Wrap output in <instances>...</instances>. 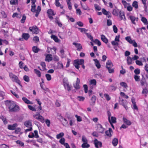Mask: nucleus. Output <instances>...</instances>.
I'll return each mask as SVG.
<instances>
[{
	"label": "nucleus",
	"instance_id": "f257e3e1",
	"mask_svg": "<svg viewBox=\"0 0 148 148\" xmlns=\"http://www.w3.org/2000/svg\"><path fill=\"white\" fill-rule=\"evenodd\" d=\"M113 66V65L110 60H108L106 63V67L108 69L109 73H113L114 72L113 69H111Z\"/></svg>",
	"mask_w": 148,
	"mask_h": 148
},
{
	"label": "nucleus",
	"instance_id": "f03ea898",
	"mask_svg": "<svg viewBox=\"0 0 148 148\" xmlns=\"http://www.w3.org/2000/svg\"><path fill=\"white\" fill-rule=\"evenodd\" d=\"M9 76L12 79L13 81L15 82L18 83L20 86H22L20 84V82L18 79V77L15 75L13 74L12 73H9Z\"/></svg>",
	"mask_w": 148,
	"mask_h": 148
},
{
	"label": "nucleus",
	"instance_id": "7ed1b4c3",
	"mask_svg": "<svg viewBox=\"0 0 148 148\" xmlns=\"http://www.w3.org/2000/svg\"><path fill=\"white\" fill-rule=\"evenodd\" d=\"M63 82L65 88H66V87L68 91L71 90L72 87L70 86L67 79L66 78H64L63 80Z\"/></svg>",
	"mask_w": 148,
	"mask_h": 148
},
{
	"label": "nucleus",
	"instance_id": "20e7f679",
	"mask_svg": "<svg viewBox=\"0 0 148 148\" xmlns=\"http://www.w3.org/2000/svg\"><path fill=\"white\" fill-rule=\"evenodd\" d=\"M119 103L123 106L124 108H125L126 110H127V102L126 100H124L123 99H122L120 98V97H119Z\"/></svg>",
	"mask_w": 148,
	"mask_h": 148
},
{
	"label": "nucleus",
	"instance_id": "39448f33",
	"mask_svg": "<svg viewBox=\"0 0 148 148\" xmlns=\"http://www.w3.org/2000/svg\"><path fill=\"white\" fill-rule=\"evenodd\" d=\"M29 29L31 32H32L33 34H38L39 33V29L36 26L32 27H30Z\"/></svg>",
	"mask_w": 148,
	"mask_h": 148
},
{
	"label": "nucleus",
	"instance_id": "423d86ee",
	"mask_svg": "<svg viewBox=\"0 0 148 148\" xmlns=\"http://www.w3.org/2000/svg\"><path fill=\"white\" fill-rule=\"evenodd\" d=\"M80 82V79L77 78L75 84L73 85V86L76 89L78 90L80 89V87L79 85Z\"/></svg>",
	"mask_w": 148,
	"mask_h": 148
},
{
	"label": "nucleus",
	"instance_id": "0eeeda50",
	"mask_svg": "<svg viewBox=\"0 0 148 148\" xmlns=\"http://www.w3.org/2000/svg\"><path fill=\"white\" fill-rule=\"evenodd\" d=\"M74 62L75 64L79 65H82L84 64V60L83 59L75 60H74Z\"/></svg>",
	"mask_w": 148,
	"mask_h": 148
},
{
	"label": "nucleus",
	"instance_id": "6e6552de",
	"mask_svg": "<svg viewBox=\"0 0 148 148\" xmlns=\"http://www.w3.org/2000/svg\"><path fill=\"white\" fill-rule=\"evenodd\" d=\"M94 144L95 147L97 148H99L98 145L100 147H101L102 146V143L101 142L98 141L96 139H95L94 140Z\"/></svg>",
	"mask_w": 148,
	"mask_h": 148
},
{
	"label": "nucleus",
	"instance_id": "1a4fd4ad",
	"mask_svg": "<svg viewBox=\"0 0 148 148\" xmlns=\"http://www.w3.org/2000/svg\"><path fill=\"white\" fill-rule=\"evenodd\" d=\"M111 132H113V131L111 128H109L108 130H107L105 132L106 135L109 137H110L112 136Z\"/></svg>",
	"mask_w": 148,
	"mask_h": 148
},
{
	"label": "nucleus",
	"instance_id": "9d476101",
	"mask_svg": "<svg viewBox=\"0 0 148 148\" xmlns=\"http://www.w3.org/2000/svg\"><path fill=\"white\" fill-rule=\"evenodd\" d=\"M19 110V106L17 105H16V106H14L12 108H11L10 110H9V111L11 112H16L18 111Z\"/></svg>",
	"mask_w": 148,
	"mask_h": 148
},
{
	"label": "nucleus",
	"instance_id": "9b49d317",
	"mask_svg": "<svg viewBox=\"0 0 148 148\" xmlns=\"http://www.w3.org/2000/svg\"><path fill=\"white\" fill-rule=\"evenodd\" d=\"M8 101H7V102H8ZM6 105H9V106L8 107L9 110H10L11 108H13L14 106H16V105L14 103V102L13 101H12L11 102L10 101H9V102L8 103H6Z\"/></svg>",
	"mask_w": 148,
	"mask_h": 148
},
{
	"label": "nucleus",
	"instance_id": "f8f14e48",
	"mask_svg": "<svg viewBox=\"0 0 148 148\" xmlns=\"http://www.w3.org/2000/svg\"><path fill=\"white\" fill-rule=\"evenodd\" d=\"M24 125L26 127H29L32 126V123L30 120L26 121L24 123Z\"/></svg>",
	"mask_w": 148,
	"mask_h": 148
},
{
	"label": "nucleus",
	"instance_id": "ddd939ff",
	"mask_svg": "<svg viewBox=\"0 0 148 148\" xmlns=\"http://www.w3.org/2000/svg\"><path fill=\"white\" fill-rule=\"evenodd\" d=\"M73 44L75 45L76 47L77 48V50L80 51L82 48V46L80 44L73 42Z\"/></svg>",
	"mask_w": 148,
	"mask_h": 148
},
{
	"label": "nucleus",
	"instance_id": "4468645a",
	"mask_svg": "<svg viewBox=\"0 0 148 148\" xmlns=\"http://www.w3.org/2000/svg\"><path fill=\"white\" fill-rule=\"evenodd\" d=\"M22 100L26 104H33V103L28 100L27 98L25 97H23L22 98Z\"/></svg>",
	"mask_w": 148,
	"mask_h": 148
},
{
	"label": "nucleus",
	"instance_id": "2eb2a0df",
	"mask_svg": "<svg viewBox=\"0 0 148 148\" xmlns=\"http://www.w3.org/2000/svg\"><path fill=\"white\" fill-rule=\"evenodd\" d=\"M119 17L121 18V20H122L124 18L125 20L124 12L122 11H119Z\"/></svg>",
	"mask_w": 148,
	"mask_h": 148
},
{
	"label": "nucleus",
	"instance_id": "dca6fc26",
	"mask_svg": "<svg viewBox=\"0 0 148 148\" xmlns=\"http://www.w3.org/2000/svg\"><path fill=\"white\" fill-rule=\"evenodd\" d=\"M17 126V124L15 123L12 125H9L8 127V128L10 130H13L15 129Z\"/></svg>",
	"mask_w": 148,
	"mask_h": 148
},
{
	"label": "nucleus",
	"instance_id": "f3484780",
	"mask_svg": "<svg viewBox=\"0 0 148 148\" xmlns=\"http://www.w3.org/2000/svg\"><path fill=\"white\" fill-rule=\"evenodd\" d=\"M96 100V97L95 95H93L91 99V102L90 103L91 106H93L95 103Z\"/></svg>",
	"mask_w": 148,
	"mask_h": 148
},
{
	"label": "nucleus",
	"instance_id": "a211bd4d",
	"mask_svg": "<svg viewBox=\"0 0 148 148\" xmlns=\"http://www.w3.org/2000/svg\"><path fill=\"white\" fill-rule=\"evenodd\" d=\"M132 59L130 57L128 56L127 58V61L128 65L132 64H133Z\"/></svg>",
	"mask_w": 148,
	"mask_h": 148
},
{
	"label": "nucleus",
	"instance_id": "6ab92c4d",
	"mask_svg": "<svg viewBox=\"0 0 148 148\" xmlns=\"http://www.w3.org/2000/svg\"><path fill=\"white\" fill-rule=\"evenodd\" d=\"M93 60L95 62V64L96 67L98 69H99L101 67V65L99 61L96 59H94Z\"/></svg>",
	"mask_w": 148,
	"mask_h": 148
},
{
	"label": "nucleus",
	"instance_id": "aec40b11",
	"mask_svg": "<svg viewBox=\"0 0 148 148\" xmlns=\"http://www.w3.org/2000/svg\"><path fill=\"white\" fill-rule=\"evenodd\" d=\"M101 40L105 43L107 44L108 42V40L105 36L103 35H101Z\"/></svg>",
	"mask_w": 148,
	"mask_h": 148
},
{
	"label": "nucleus",
	"instance_id": "412c9836",
	"mask_svg": "<svg viewBox=\"0 0 148 148\" xmlns=\"http://www.w3.org/2000/svg\"><path fill=\"white\" fill-rule=\"evenodd\" d=\"M29 36V35L28 33H23L22 35V37L25 40H27Z\"/></svg>",
	"mask_w": 148,
	"mask_h": 148
},
{
	"label": "nucleus",
	"instance_id": "4be33fe9",
	"mask_svg": "<svg viewBox=\"0 0 148 148\" xmlns=\"http://www.w3.org/2000/svg\"><path fill=\"white\" fill-rule=\"evenodd\" d=\"M46 61H47L48 62L51 61L52 60V55L51 54H48L46 56Z\"/></svg>",
	"mask_w": 148,
	"mask_h": 148
},
{
	"label": "nucleus",
	"instance_id": "5701e85b",
	"mask_svg": "<svg viewBox=\"0 0 148 148\" xmlns=\"http://www.w3.org/2000/svg\"><path fill=\"white\" fill-rule=\"evenodd\" d=\"M123 120L124 123H126L127 125H131V123L130 121L127 119L126 118L123 117Z\"/></svg>",
	"mask_w": 148,
	"mask_h": 148
},
{
	"label": "nucleus",
	"instance_id": "b1692460",
	"mask_svg": "<svg viewBox=\"0 0 148 148\" xmlns=\"http://www.w3.org/2000/svg\"><path fill=\"white\" fill-rule=\"evenodd\" d=\"M118 143V139L116 138H114L112 141V144L113 145L115 146L117 145Z\"/></svg>",
	"mask_w": 148,
	"mask_h": 148
},
{
	"label": "nucleus",
	"instance_id": "393cba45",
	"mask_svg": "<svg viewBox=\"0 0 148 148\" xmlns=\"http://www.w3.org/2000/svg\"><path fill=\"white\" fill-rule=\"evenodd\" d=\"M116 84H113L110 86V89L112 91H114L117 89V87L116 86H115Z\"/></svg>",
	"mask_w": 148,
	"mask_h": 148
},
{
	"label": "nucleus",
	"instance_id": "a878e982",
	"mask_svg": "<svg viewBox=\"0 0 148 148\" xmlns=\"http://www.w3.org/2000/svg\"><path fill=\"white\" fill-rule=\"evenodd\" d=\"M141 20L145 25H147L148 24V22L147 21V19L145 18L142 17Z\"/></svg>",
	"mask_w": 148,
	"mask_h": 148
},
{
	"label": "nucleus",
	"instance_id": "bb28decb",
	"mask_svg": "<svg viewBox=\"0 0 148 148\" xmlns=\"http://www.w3.org/2000/svg\"><path fill=\"white\" fill-rule=\"evenodd\" d=\"M51 38L53 39L56 42H59V39L57 36L55 35H52L51 36Z\"/></svg>",
	"mask_w": 148,
	"mask_h": 148
},
{
	"label": "nucleus",
	"instance_id": "cd10ccee",
	"mask_svg": "<svg viewBox=\"0 0 148 148\" xmlns=\"http://www.w3.org/2000/svg\"><path fill=\"white\" fill-rule=\"evenodd\" d=\"M125 40L130 44L133 43V40H132L130 36H127L125 38Z\"/></svg>",
	"mask_w": 148,
	"mask_h": 148
},
{
	"label": "nucleus",
	"instance_id": "c85d7f7f",
	"mask_svg": "<svg viewBox=\"0 0 148 148\" xmlns=\"http://www.w3.org/2000/svg\"><path fill=\"white\" fill-rule=\"evenodd\" d=\"M120 10H116L115 9H113L112 12V14L114 15L118 16L119 14L118 12Z\"/></svg>",
	"mask_w": 148,
	"mask_h": 148
},
{
	"label": "nucleus",
	"instance_id": "c756f323",
	"mask_svg": "<svg viewBox=\"0 0 148 148\" xmlns=\"http://www.w3.org/2000/svg\"><path fill=\"white\" fill-rule=\"evenodd\" d=\"M39 49L36 46H33L32 47V50L35 53H37L39 51Z\"/></svg>",
	"mask_w": 148,
	"mask_h": 148
},
{
	"label": "nucleus",
	"instance_id": "7c9ffc66",
	"mask_svg": "<svg viewBox=\"0 0 148 148\" xmlns=\"http://www.w3.org/2000/svg\"><path fill=\"white\" fill-rule=\"evenodd\" d=\"M34 72L37 74L39 77H40L41 76V73L40 71L37 70L36 69H34Z\"/></svg>",
	"mask_w": 148,
	"mask_h": 148
},
{
	"label": "nucleus",
	"instance_id": "2f4dec72",
	"mask_svg": "<svg viewBox=\"0 0 148 148\" xmlns=\"http://www.w3.org/2000/svg\"><path fill=\"white\" fill-rule=\"evenodd\" d=\"M132 6L136 9L138 8V2L136 1H134L133 3L132 4Z\"/></svg>",
	"mask_w": 148,
	"mask_h": 148
},
{
	"label": "nucleus",
	"instance_id": "473e14b6",
	"mask_svg": "<svg viewBox=\"0 0 148 148\" xmlns=\"http://www.w3.org/2000/svg\"><path fill=\"white\" fill-rule=\"evenodd\" d=\"M130 18L131 20L132 23L134 24H136L134 22L135 19V17L132 16H130Z\"/></svg>",
	"mask_w": 148,
	"mask_h": 148
},
{
	"label": "nucleus",
	"instance_id": "72a5a7b5",
	"mask_svg": "<svg viewBox=\"0 0 148 148\" xmlns=\"http://www.w3.org/2000/svg\"><path fill=\"white\" fill-rule=\"evenodd\" d=\"M48 14H52L54 15L55 14L54 13L53 11L51 9H49L47 11Z\"/></svg>",
	"mask_w": 148,
	"mask_h": 148
},
{
	"label": "nucleus",
	"instance_id": "f704fd0d",
	"mask_svg": "<svg viewBox=\"0 0 148 148\" xmlns=\"http://www.w3.org/2000/svg\"><path fill=\"white\" fill-rule=\"evenodd\" d=\"M90 146L89 144L86 143H83L82 145V147L83 148H88Z\"/></svg>",
	"mask_w": 148,
	"mask_h": 148
},
{
	"label": "nucleus",
	"instance_id": "c9c22d12",
	"mask_svg": "<svg viewBox=\"0 0 148 148\" xmlns=\"http://www.w3.org/2000/svg\"><path fill=\"white\" fill-rule=\"evenodd\" d=\"M77 99L79 101H83L85 99V98L82 96H78L77 97Z\"/></svg>",
	"mask_w": 148,
	"mask_h": 148
},
{
	"label": "nucleus",
	"instance_id": "e433bc0d",
	"mask_svg": "<svg viewBox=\"0 0 148 148\" xmlns=\"http://www.w3.org/2000/svg\"><path fill=\"white\" fill-rule=\"evenodd\" d=\"M94 42L97 44L99 46H100L101 45V42L97 39H95L94 40H93Z\"/></svg>",
	"mask_w": 148,
	"mask_h": 148
},
{
	"label": "nucleus",
	"instance_id": "4c0bfd02",
	"mask_svg": "<svg viewBox=\"0 0 148 148\" xmlns=\"http://www.w3.org/2000/svg\"><path fill=\"white\" fill-rule=\"evenodd\" d=\"M64 136V133L63 132H61L56 135V138L57 139H59Z\"/></svg>",
	"mask_w": 148,
	"mask_h": 148
},
{
	"label": "nucleus",
	"instance_id": "58836bf2",
	"mask_svg": "<svg viewBox=\"0 0 148 148\" xmlns=\"http://www.w3.org/2000/svg\"><path fill=\"white\" fill-rule=\"evenodd\" d=\"M88 38L90 39L91 41H93V37L90 35V34L88 33H86Z\"/></svg>",
	"mask_w": 148,
	"mask_h": 148
},
{
	"label": "nucleus",
	"instance_id": "ea45409f",
	"mask_svg": "<svg viewBox=\"0 0 148 148\" xmlns=\"http://www.w3.org/2000/svg\"><path fill=\"white\" fill-rule=\"evenodd\" d=\"M82 140L84 143H87L88 142V140L84 136H82Z\"/></svg>",
	"mask_w": 148,
	"mask_h": 148
},
{
	"label": "nucleus",
	"instance_id": "a19ab883",
	"mask_svg": "<svg viewBox=\"0 0 148 148\" xmlns=\"http://www.w3.org/2000/svg\"><path fill=\"white\" fill-rule=\"evenodd\" d=\"M23 79L26 82H29V77L27 76L24 75L23 77Z\"/></svg>",
	"mask_w": 148,
	"mask_h": 148
},
{
	"label": "nucleus",
	"instance_id": "79ce46f5",
	"mask_svg": "<svg viewBox=\"0 0 148 148\" xmlns=\"http://www.w3.org/2000/svg\"><path fill=\"white\" fill-rule=\"evenodd\" d=\"M65 141V139L64 138H62L60 140L59 142L62 145H64L65 143H64Z\"/></svg>",
	"mask_w": 148,
	"mask_h": 148
},
{
	"label": "nucleus",
	"instance_id": "37998d69",
	"mask_svg": "<svg viewBox=\"0 0 148 148\" xmlns=\"http://www.w3.org/2000/svg\"><path fill=\"white\" fill-rule=\"evenodd\" d=\"M116 120L115 117L113 116L111 117L110 121L112 123H116Z\"/></svg>",
	"mask_w": 148,
	"mask_h": 148
},
{
	"label": "nucleus",
	"instance_id": "c03bdc74",
	"mask_svg": "<svg viewBox=\"0 0 148 148\" xmlns=\"http://www.w3.org/2000/svg\"><path fill=\"white\" fill-rule=\"evenodd\" d=\"M32 5L31 11L32 12H35L36 11V5Z\"/></svg>",
	"mask_w": 148,
	"mask_h": 148
},
{
	"label": "nucleus",
	"instance_id": "a18cd8bd",
	"mask_svg": "<svg viewBox=\"0 0 148 148\" xmlns=\"http://www.w3.org/2000/svg\"><path fill=\"white\" fill-rule=\"evenodd\" d=\"M90 84H93L94 85H95L96 84V82L95 79H93L92 80H90Z\"/></svg>",
	"mask_w": 148,
	"mask_h": 148
},
{
	"label": "nucleus",
	"instance_id": "49530a36",
	"mask_svg": "<svg viewBox=\"0 0 148 148\" xmlns=\"http://www.w3.org/2000/svg\"><path fill=\"white\" fill-rule=\"evenodd\" d=\"M45 76L47 80L50 81L51 79V76L50 74H47L45 75Z\"/></svg>",
	"mask_w": 148,
	"mask_h": 148
},
{
	"label": "nucleus",
	"instance_id": "de8ad7c7",
	"mask_svg": "<svg viewBox=\"0 0 148 148\" xmlns=\"http://www.w3.org/2000/svg\"><path fill=\"white\" fill-rule=\"evenodd\" d=\"M120 84L121 86L124 87L125 88L128 87L127 84L125 82H122L120 83Z\"/></svg>",
	"mask_w": 148,
	"mask_h": 148
},
{
	"label": "nucleus",
	"instance_id": "09e8293b",
	"mask_svg": "<svg viewBox=\"0 0 148 148\" xmlns=\"http://www.w3.org/2000/svg\"><path fill=\"white\" fill-rule=\"evenodd\" d=\"M26 18V16L25 14H24L22 16V19L21 20V22L22 23H24L25 22Z\"/></svg>",
	"mask_w": 148,
	"mask_h": 148
},
{
	"label": "nucleus",
	"instance_id": "8fccbe9b",
	"mask_svg": "<svg viewBox=\"0 0 148 148\" xmlns=\"http://www.w3.org/2000/svg\"><path fill=\"white\" fill-rule=\"evenodd\" d=\"M102 12L104 14L106 15H107L108 14V12H109L106 11V10L104 8L102 9Z\"/></svg>",
	"mask_w": 148,
	"mask_h": 148
},
{
	"label": "nucleus",
	"instance_id": "3c124183",
	"mask_svg": "<svg viewBox=\"0 0 148 148\" xmlns=\"http://www.w3.org/2000/svg\"><path fill=\"white\" fill-rule=\"evenodd\" d=\"M94 7L95 9L97 10H100L101 9V8L97 4H94Z\"/></svg>",
	"mask_w": 148,
	"mask_h": 148
},
{
	"label": "nucleus",
	"instance_id": "603ef678",
	"mask_svg": "<svg viewBox=\"0 0 148 148\" xmlns=\"http://www.w3.org/2000/svg\"><path fill=\"white\" fill-rule=\"evenodd\" d=\"M28 108L31 110L33 111H36V110L35 108L33 107L32 106L29 105H28Z\"/></svg>",
	"mask_w": 148,
	"mask_h": 148
},
{
	"label": "nucleus",
	"instance_id": "864d4df0",
	"mask_svg": "<svg viewBox=\"0 0 148 148\" xmlns=\"http://www.w3.org/2000/svg\"><path fill=\"white\" fill-rule=\"evenodd\" d=\"M0 119H1L4 122V123H7V121L6 120V118L4 117L3 116H0Z\"/></svg>",
	"mask_w": 148,
	"mask_h": 148
},
{
	"label": "nucleus",
	"instance_id": "5fc2aeb1",
	"mask_svg": "<svg viewBox=\"0 0 148 148\" xmlns=\"http://www.w3.org/2000/svg\"><path fill=\"white\" fill-rule=\"evenodd\" d=\"M16 143L18 144H19L22 146H24V144L20 140H17L16 141Z\"/></svg>",
	"mask_w": 148,
	"mask_h": 148
},
{
	"label": "nucleus",
	"instance_id": "6e6d98bb",
	"mask_svg": "<svg viewBox=\"0 0 148 148\" xmlns=\"http://www.w3.org/2000/svg\"><path fill=\"white\" fill-rule=\"evenodd\" d=\"M104 96L107 101H109L111 99L110 98V97L109 95L107 94H104Z\"/></svg>",
	"mask_w": 148,
	"mask_h": 148
},
{
	"label": "nucleus",
	"instance_id": "4d7b16f0",
	"mask_svg": "<svg viewBox=\"0 0 148 148\" xmlns=\"http://www.w3.org/2000/svg\"><path fill=\"white\" fill-rule=\"evenodd\" d=\"M39 120H40L42 123H44V118L42 116L39 115Z\"/></svg>",
	"mask_w": 148,
	"mask_h": 148
},
{
	"label": "nucleus",
	"instance_id": "13d9d810",
	"mask_svg": "<svg viewBox=\"0 0 148 148\" xmlns=\"http://www.w3.org/2000/svg\"><path fill=\"white\" fill-rule=\"evenodd\" d=\"M136 63L137 65L139 66H142L143 65L142 62L138 60H136Z\"/></svg>",
	"mask_w": 148,
	"mask_h": 148
},
{
	"label": "nucleus",
	"instance_id": "bf43d9fd",
	"mask_svg": "<svg viewBox=\"0 0 148 148\" xmlns=\"http://www.w3.org/2000/svg\"><path fill=\"white\" fill-rule=\"evenodd\" d=\"M58 68L59 69H62L63 68V66L62 63H60L58 62Z\"/></svg>",
	"mask_w": 148,
	"mask_h": 148
},
{
	"label": "nucleus",
	"instance_id": "052dcab7",
	"mask_svg": "<svg viewBox=\"0 0 148 148\" xmlns=\"http://www.w3.org/2000/svg\"><path fill=\"white\" fill-rule=\"evenodd\" d=\"M83 87L84 88L85 92V93H86L88 92V86H87L86 84H84L83 85Z\"/></svg>",
	"mask_w": 148,
	"mask_h": 148
},
{
	"label": "nucleus",
	"instance_id": "680f3d73",
	"mask_svg": "<svg viewBox=\"0 0 148 148\" xmlns=\"http://www.w3.org/2000/svg\"><path fill=\"white\" fill-rule=\"evenodd\" d=\"M134 73L136 75H138L140 73V70L138 69H136L134 71Z\"/></svg>",
	"mask_w": 148,
	"mask_h": 148
},
{
	"label": "nucleus",
	"instance_id": "e2e57ef3",
	"mask_svg": "<svg viewBox=\"0 0 148 148\" xmlns=\"http://www.w3.org/2000/svg\"><path fill=\"white\" fill-rule=\"evenodd\" d=\"M40 64L44 69L43 70H46V69L45 68L46 65L45 64V63L43 62H41V63Z\"/></svg>",
	"mask_w": 148,
	"mask_h": 148
},
{
	"label": "nucleus",
	"instance_id": "0e129e2a",
	"mask_svg": "<svg viewBox=\"0 0 148 148\" xmlns=\"http://www.w3.org/2000/svg\"><path fill=\"white\" fill-rule=\"evenodd\" d=\"M67 4L68 5V7L69 9L70 10H71L72 9V6L71 4V3L70 1H67Z\"/></svg>",
	"mask_w": 148,
	"mask_h": 148
},
{
	"label": "nucleus",
	"instance_id": "69168bd1",
	"mask_svg": "<svg viewBox=\"0 0 148 148\" xmlns=\"http://www.w3.org/2000/svg\"><path fill=\"white\" fill-rule=\"evenodd\" d=\"M112 24V22L111 21L110 19H108L107 20V25L108 26H110Z\"/></svg>",
	"mask_w": 148,
	"mask_h": 148
},
{
	"label": "nucleus",
	"instance_id": "338daca9",
	"mask_svg": "<svg viewBox=\"0 0 148 148\" xmlns=\"http://www.w3.org/2000/svg\"><path fill=\"white\" fill-rule=\"evenodd\" d=\"M134 77L136 81H139L140 77L139 76L135 75Z\"/></svg>",
	"mask_w": 148,
	"mask_h": 148
},
{
	"label": "nucleus",
	"instance_id": "774afa93",
	"mask_svg": "<svg viewBox=\"0 0 148 148\" xmlns=\"http://www.w3.org/2000/svg\"><path fill=\"white\" fill-rule=\"evenodd\" d=\"M55 4L56 6L57 7H59L60 6V3L59 2V0H55Z\"/></svg>",
	"mask_w": 148,
	"mask_h": 148
}]
</instances>
